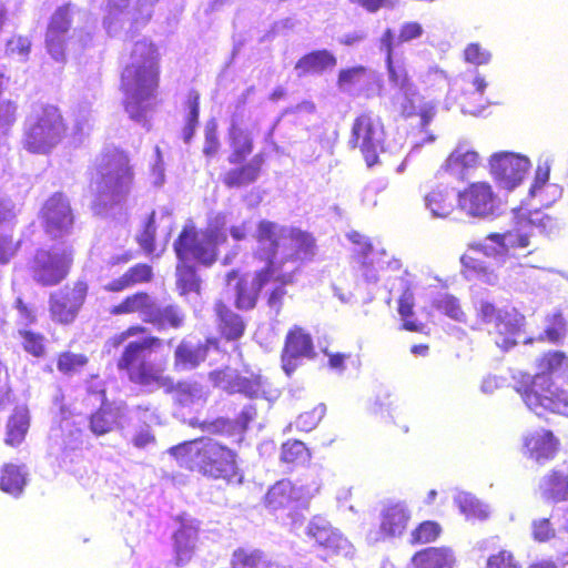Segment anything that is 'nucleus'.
<instances>
[{
    "label": "nucleus",
    "instance_id": "f257e3e1",
    "mask_svg": "<svg viewBox=\"0 0 568 568\" xmlns=\"http://www.w3.org/2000/svg\"><path fill=\"white\" fill-rule=\"evenodd\" d=\"M257 254L267 262L268 284L274 285L268 305L280 312L285 295L284 285L292 283L294 274L305 261L315 255L312 235L301 230L262 220L257 225Z\"/></svg>",
    "mask_w": 568,
    "mask_h": 568
},
{
    "label": "nucleus",
    "instance_id": "f03ea898",
    "mask_svg": "<svg viewBox=\"0 0 568 568\" xmlns=\"http://www.w3.org/2000/svg\"><path fill=\"white\" fill-rule=\"evenodd\" d=\"M229 216L216 214L209 222L205 231L197 232L192 223L184 226L174 243V251L180 261L176 266V285L181 295L199 294L200 281L194 268L186 263L191 260L211 265L216 258V246L226 242Z\"/></svg>",
    "mask_w": 568,
    "mask_h": 568
},
{
    "label": "nucleus",
    "instance_id": "7ed1b4c3",
    "mask_svg": "<svg viewBox=\"0 0 568 568\" xmlns=\"http://www.w3.org/2000/svg\"><path fill=\"white\" fill-rule=\"evenodd\" d=\"M159 81L158 51L146 39L134 43L130 61L122 72L125 111L136 122H144L155 102Z\"/></svg>",
    "mask_w": 568,
    "mask_h": 568
},
{
    "label": "nucleus",
    "instance_id": "20e7f679",
    "mask_svg": "<svg viewBox=\"0 0 568 568\" xmlns=\"http://www.w3.org/2000/svg\"><path fill=\"white\" fill-rule=\"evenodd\" d=\"M132 183V168L123 151L113 149L102 154L98 159L97 172L91 182L94 212L104 214L124 203L131 192Z\"/></svg>",
    "mask_w": 568,
    "mask_h": 568
},
{
    "label": "nucleus",
    "instance_id": "39448f33",
    "mask_svg": "<svg viewBox=\"0 0 568 568\" xmlns=\"http://www.w3.org/2000/svg\"><path fill=\"white\" fill-rule=\"evenodd\" d=\"M178 463L211 478L230 480L236 475L235 454L210 437L185 442L170 449Z\"/></svg>",
    "mask_w": 568,
    "mask_h": 568
},
{
    "label": "nucleus",
    "instance_id": "423d86ee",
    "mask_svg": "<svg viewBox=\"0 0 568 568\" xmlns=\"http://www.w3.org/2000/svg\"><path fill=\"white\" fill-rule=\"evenodd\" d=\"M84 14L71 4L58 8L52 14L45 33V48L57 62H64L69 55L77 57L92 42L90 30L74 26Z\"/></svg>",
    "mask_w": 568,
    "mask_h": 568
},
{
    "label": "nucleus",
    "instance_id": "0eeeda50",
    "mask_svg": "<svg viewBox=\"0 0 568 568\" xmlns=\"http://www.w3.org/2000/svg\"><path fill=\"white\" fill-rule=\"evenodd\" d=\"M555 222L539 210L526 215L523 209L515 212L513 229L505 233H491L477 244V248L486 256L503 258L510 250L525 248L530 244V237L536 233L547 234L552 231Z\"/></svg>",
    "mask_w": 568,
    "mask_h": 568
},
{
    "label": "nucleus",
    "instance_id": "6e6552de",
    "mask_svg": "<svg viewBox=\"0 0 568 568\" xmlns=\"http://www.w3.org/2000/svg\"><path fill=\"white\" fill-rule=\"evenodd\" d=\"M514 389L536 415L546 413L565 414L568 410V390L559 387L551 375L538 373L534 376L519 374L514 376Z\"/></svg>",
    "mask_w": 568,
    "mask_h": 568
},
{
    "label": "nucleus",
    "instance_id": "1a4fd4ad",
    "mask_svg": "<svg viewBox=\"0 0 568 568\" xmlns=\"http://www.w3.org/2000/svg\"><path fill=\"white\" fill-rule=\"evenodd\" d=\"M383 49L387 52V73L393 91L390 99L394 108L405 116L418 114L420 116L422 126L426 128L435 116V104L430 101L425 102L423 100L415 85L409 80L405 67L394 64L389 49L388 34L383 41Z\"/></svg>",
    "mask_w": 568,
    "mask_h": 568
},
{
    "label": "nucleus",
    "instance_id": "9d476101",
    "mask_svg": "<svg viewBox=\"0 0 568 568\" xmlns=\"http://www.w3.org/2000/svg\"><path fill=\"white\" fill-rule=\"evenodd\" d=\"M64 133L59 110L52 105L40 106L24 122L22 145L30 153L48 154L62 141Z\"/></svg>",
    "mask_w": 568,
    "mask_h": 568
},
{
    "label": "nucleus",
    "instance_id": "9b49d317",
    "mask_svg": "<svg viewBox=\"0 0 568 568\" xmlns=\"http://www.w3.org/2000/svg\"><path fill=\"white\" fill-rule=\"evenodd\" d=\"M159 344L158 337H144L141 341L130 342L118 361V368L125 371L132 383L143 387L150 389L172 387L171 379L163 376L161 371L148 359L152 348Z\"/></svg>",
    "mask_w": 568,
    "mask_h": 568
},
{
    "label": "nucleus",
    "instance_id": "f8f14e48",
    "mask_svg": "<svg viewBox=\"0 0 568 568\" xmlns=\"http://www.w3.org/2000/svg\"><path fill=\"white\" fill-rule=\"evenodd\" d=\"M477 320L485 325L491 326L498 335L496 344L498 347L508 351L518 344L523 337L521 328L525 324V316L515 307H497L493 303L480 300L474 305Z\"/></svg>",
    "mask_w": 568,
    "mask_h": 568
},
{
    "label": "nucleus",
    "instance_id": "ddd939ff",
    "mask_svg": "<svg viewBox=\"0 0 568 568\" xmlns=\"http://www.w3.org/2000/svg\"><path fill=\"white\" fill-rule=\"evenodd\" d=\"M72 261L73 251L67 244L38 250L30 266L32 278L43 286L57 285L69 274Z\"/></svg>",
    "mask_w": 568,
    "mask_h": 568
},
{
    "label": "nucleus",
    "instance_id": "4468645a",
    "mask_svg": "<svg viewBox=\"0 0 568 568\" xmlns=\"http://www.w3.org/2000/svg\"><path fill=\"white\" fill-rule=\"evenodd\" d=\"M385 133L381 119L372 112L358 115L352 128L349 143L359 148L367 166H373L383 151Z\"/></svg>",
    "mask_w": 568,
    "mask_h": 568
},
{
    "label": "nucleus",
    "instance_id": "2eb2a0df",
    "mask_svg": "<svg viewBox=\"0 0 568 568\" xmlns=\"http://www.w3.org/2000/svg\"><path fill=\"white\" fill-rule=\"evenodd\" d=\"M210 379L214 386L231 394L240 393L251 398L263 397L268 402L278 397V390L272 388L266 379L261 376H241L232 368L212 372Z\"/></svg>",
    "mask_w": 568,
    "mask_h": 568
},
{
    "label": "nucleus",
    "instance_id": "dca6fc26",
    "mask_svg": "<svg viewBox=\"0 0 568 568\" xmlns=\"http://www.w3.org/2000/svg\"><path fill=\"white\" fill-rule=\"evenodd\" d=\"M348 240L356 245L355 252L361 256L362 275L369 283L379 280V271L399 270L400 262L389 256L384 248L374 246L364 235L356 231L347 233Z\"/></svg>",
    "mask_w": 568,
    "mask_h": 568
},
{
    "label": "nucleus",
    "instance_id": "f3484780",
    "mask_svg": "<svg viewBox=\"0 0 568 568\" xmlns=\"http://www.w3.org/2000/svg\"><path fill=\"white\" fill-rule=\"evenodd\" d=\"M158 0H109L108 16L104 27L109 34L114 36L124 23L132 20L135 24H144L152 16Z\"/></svg>",
    "mask_w": 568,
    "mask_h": 568
},
{
    "label": "nucleus",
    "instance_id": "a211bd4d",
    "mask_svg": "<svg viewBox=\"0 0 568 568\" xmlns=\"http://www.w3.org/2000/svg\"><path fill=\"white\" fill-rule=\"evenodd\" d=\"M459 210L467 216L488 219L496 214L499 201L493 187L487 182H475L457 195Z\"/></svg>",
    "mask_w": 568,
    "mask_h": 568
},
{
    "label": "nucleus",
    "instance_id": "6ab92c4d",
    "mask_svg": "<svg viewBox=\"0 0 568 568\" xmlns=\"http://www.w3.org/2000/svg\"><path fill=\"white\" fill-rule=\"evenodd\" d=\"M531 163L525 155L513 152L496 153L490 159V171L505 189L519 185L528 173Z\"/></svg>",
    "mask_w": 568,
    "mask_h": 568
},
{
    "label": "nucleus",
    "instance_id": "aec40b11",
    "mask_svg": "<svg viewBox=\"0 0 568 568\" xmlns=\"http://www.w3.org/2000/svg\"><path fill=\"white\" fill-rule=\"evenodd\" d=\"M41 220L48 235L53 239L70 234L73 227V213L68 199L55 193L42 206Z\"/></svg>",
    "mask_w": 568,
    "mask_h": 568
},
{
    "label": "nucleus",
    "instance_id": "412c9836",
    "mask_svg": "<svg viewBox=\"0 0 568 568\" xmlns=\"http://www.w3.org/2000/svg\"><path fill=\"white\" fill-rule=\"evenodd\" d=\"M550 169L551 161L549 158L538 163L526 199L527 206H549L561 197L562 186L549 182Z\"/></svg>",
    "mask_w": 568,
    "mask_h": 568
},
{
    "label": "nucleus",
    "instance_id": "4be33fe9",
    "mask_svg": "<svg viewBox=\"0 0 568 568\" xmlns=\"http://www.w3.org/2000/svg\"><path fill=\"white\" fill-rule=\"evenodd\" d=\"M315 356L313 339L303 328L295 326L286 335L282 354V367L286 375H291L303 359Z\"/></svg>",
    "mask_w": 568,
    "mask_h": 568
},
{
    "label": "nucleus",
    "instance_id": "5701e85b",
    "mask_svg": "<svg viewBox=\"0 0 568 568\" xmlns=\"http://www.w3.org/2000/svg\"><path fill=\"white\" fill-rule=\"evenodd\" d=\"M88 292L84 282H78L72 288L61 290L51 295L52 317L63 324L71 323L82 306Z\"/></svg>",
    "mask_w": 568,
    "mask_h": 568
},
{
    "label": "nucleus",
    "instance_id": "b1692460",
    "mask_svg": "<svg viewBox=\"0 0 568 568\" xmlns=\"http://www.w3.org/2000/svg\"><path fill=\"white\" fill-rule=\"evenodd\" d=\"M268 270L257 272L248 282L247 278L239 280L235 271L226 275V286L235 292L236 306L242 310H250L255 306L258 292L268 285Z\"/></svg>",
    "mask_w": 568,
    "mask_h": 568
},
{
    "label": "nucleus",
    "instance_id": "393cba45",
    "mask_svg": "<svg viewBox=\"0 0 568 568\" xmlns=\"http://www.w3.org/2000/svg\"><path fill=\"white\" fill-rule=\"evenodd\" d=\"M306 535L318 546L333 554L348 555L351 552L348 540L323 517H314L310 521Z\"/></svg>",
    "mask_w": 568,
    "mask_h": 568
},
{
    "label": "nucleus",
    "instance_id": "a878e982",
    "mask_svg": "<svg viewBox=\"0 0 568 568\" xmlns=\"http://www.w3.org/2000/svg\"><path fill=\"white\" fill-rule=\"evenodd\" d=\"M313 491L295 486L290 480H280L266 494V506L276 511L280 509H294L296 503H306Z\"/></svg>",
    "mask_w": 568,
    "mask_h": 568
},
{
    "label": "nucleus",
    "instance_id": "bb28decb",
    "mask_svg": "<svg viewBox=\"0 0 568 568\" xmlns=\"http://www.w3.org/2000/svg\"><path fill=\"white\" fill-rule=\"evenodd\" d=\"M89 389L101 400V407L90 417V429L94 435L101 436L110 433L120 424V418L124 414V407L105 403L104 389H93L92 387Z\"/></svg>",
    "mask_w": 568,
    "mask_h": 568
},
{
    "label": "nucleus",
    "instance_id": "cd10ccee",
    "mask_svg": "<svg viewBox=\"0 0 568 568\" xmlns=\"http://www.w3.org/2000/svg\"><path fill=\"white\" fill-rule=\"evenodd\" d=\"M480 164L479 154L467 142H459L445 162V170L457 179H466Z\"/></svg>",
    "mask_w": 568,
    "mask_h": 568
},
{
    "label": "nucleus",
    "instance_id": "c85d7f7f",
    "mask_svg": "<svg viewBox=\"0 0 568 568\" xmlns=\"http://www.w3.org/2000/svg\"><path fill=\"white\" fill-rule=\"evenodd\" d=\"M410 520V511L405 503L387 504L381 511L379 532L383 537L400 536Z\"/></svg>",
    "mask_w": 568,
    "mask_h": 568
},
{
    "label": "nucleus",
    "instance_id": "c756f323",
    "mask_svg": "<svg viewBox=\"0 0 568 568\" xmlns=\"http://www.w3.org/2000/svg\"><path fill=\"white\" fill-rule=\"evenodd\" d=\"M388 34L389 38V49L392 52V60L396 65H403L400 59L397 55V49L400 44L405 42H409L412 40L418 39L424 34V28L420 23L416 21H407L400 24L397 34L394 33L392 29H386L382 37L379 38L378 48L382 53L385 54V62L387 63V52L383 49V41L385 37Z\"/></svg>",
    "mask_w": 568,
    "mask_h": 568
},
{
    "label": "nucleus",
    "instance_id": "7c9ffc66",
    "mask_svg": "<svg viewBox=\"0 0 568 568\" xmlns=\"http://www.w3.org/2000/svg\"><path fill=\"white\" fill-rule=\"evenodd\" d=\"M557 446L554 434L545 429L536 430L525 438L526 453L538 463L554 458Z\"/></svg>",
    "mask_w": 568,
    "mask_h": 568
},
{
    "label": "nucleus",
    "instance_id": "2f4dec72",
    "mask_svg": "<svg viewBox=\"0 0 568 568\" xmlns=\"http://www.w3.org/2000/svg\"><path fill=\"white\" fill-rule=\"evenodd\" d=\"M156 300L144 292H139L126 296L119 305L111 310L113 315L138 314L144 323H150L154 315Z\"/></svg>",
    "mask_w": 568,
    "mask_h": 568
},
{
    "label": "nucleus",
    "instance_id": "473e14b6",
    "mask_svg": "<svg viewBox=\"0 0 568 568\" xmlns=\"http://www.w3.org/2000/svg\"><path fill=\"white\" fill-rule=\"evenodd\" d=\"M454 551L448 547H428L412 558L413 568H454Z\"/></svg>",
    "mask_w": 568,
    "mask_h": 568
},
{
    "label": "nucleus",
    "instance_id": "72a5a7b5",
    "mask_svg": "<svg viewBox=\"0 0 568 568\" xmlns=\"http://www.w3.org/2000/svg\"><path fill=\"white\" fill-rule=\"evenodd\" d=\"M424 205L433 217L449 216L455 207L453 190L445 185H437L425 194Z\"/></svg>",
    "mask_w": 568,
    "mask_h": 568
},
{
    "label": "nucleus",
    "instance_id": "f704fd0d",
    "mask_svg": "<svg viewBox=\"0 0 568 568\" xmlns=\"http://www.w3.org/2000/svg\"><path fill=\"white\" fill-rule=\"evenodd\" d=\"M207 346L191 341H182L174 353L176 369L190 371L200 365L206 357Z\"/></svg>",
    "mask_w": 568,
    "mask_h": 568
},
{
    "label": "nucleus",
    "instance_id": "c9c22d12",
    "mask_svg": "<svg viewBox=\"0 0 568 568\" xmlns=\"http://www.w3.org/2000/svg\"><path fill=\"white\" fill-rule=\"evenodd\" d=\"M197 539V526L192 519L183 520L180 529L174 534L178 561L187 562L191 559Z\"/></svg>",
    "mask_w": 568,
    "mask_h": 568
},
{
    "label": "nucleus",
    "instance_id": "e433bc0d",
    "mask_svg": "<svg viewBox=\"0 0 568 568\" xmlns=\"http://www.w3.org/2000/svg\"><path fill=\"white\" fill-rule=\"evenodd\" d=\"M464 81L465 94L469 95V99H471L474 102H478V104L474 106L463 105L462 111L471 115H479L484 111L485 106L489 103L487 100L483 99V94L487 88V81L478 72H474L473 74L468 75L464 79Z\"/></svg>",
    "mask_w": 568,
    "mask_h": 568
},
{
    "label": "nucleus",
    "instance_id": "4c0bfd02",
    "mask_svg": "<svg viewBox=\"0 0 568 568\" xmlns=\"http://www.w3.org/2000/svg\"><path fill=\"white\" fill-rule=\"evenodd\" d=\"M335 65L336 58L334 54L327 50H318L301 58L295 65V70L298 75H304L306 73H322Z\"/></svg>",
    "mask_w": 568,
    "mask_h": 568
},
{
    "label": "nucleus",
    "instance_id": "58836bf2",
    "mask_svg": "<svg viewBox=\"0 0 568 568\" xmlns=\"http://www.w3.org/2000/svg\"><path fill=\"white\" fill-rule=\"evenodd\" d=\"M261 165L262 156L255 155L242 168L226 172L223 182L229 187H240L253 183L258 178Z\"/></svg>",
    "mask_w": 568,
    "mask_h": 568
},
{
    "label": "nucleus",
    "instance_id": "ea45409f",
    "mask_svg": "<svg viewBox=\"0 0 568 568\" xmlns=\"http://www.w3.org/2000/svg\"><path fill=\"white\" fill-rule=\"evenodd\" d=\"M539 488L546 499L566 500L568 499V475L554 470L541 479Z\"/></svg>",
    "mask_w": 568,
    "mask_h": 568
},
{
    "label": "nucleus",
    "instance_id": "a19ab883",
    "mask_svg": "<svg viewBox=\"0 0 568 568\" xmlns=\"http://www.w3.org/2000/svg\"><path fill=\"white\" fill-rule=\"evenodd\" d=\"M154 315L149 324L163 329L166 327L180 328L184 324L185 315L176 305H161L156 302L154 306Z\"/></svg>",
    "mask_w": 568,
    "mask_h": 568
},
{
    "label": "nucleus",
    "instance_id": "79ce46f5",
    "mask_svg": "<svg viewBox=\"0 0 568 568\" xmlns=\"http://www.w3.org/2000/svg\"><path fill=\"white\" fill-rule=\"evenodd\" d=\"M230 139L232 152L229 161L232 164L241 163L253 150L251 133L247 130L233 125L230 130Z\"/></svg>",
    "mask_w": 568,
    "mask_h": 568
},
{
    "label": "nucleus",
    "instance_id": "37998d69",
    "mask_svg": "<svg viewBox=\"0 0 568 568\" xmlns=\"http://www.w3.org/2000/svg\"><path fill=\"white\" fill-rule=\"evenodd\" d=\"M27 470L24 466L7 464L0 476V488L12 496H19L26 485Z\"/></svg>",
    "mask_w": 568,
    "mask_h": 568
},
{
    "label": "nucleus",
    "instance_id": "c03bdc74",
    "mask_svg": "<svg viewBox=\"0 0 568 568\" xmlns=\"http://www.w3.org/2000/svg\"><path fill=\"white\" fill-rule=\"evenodd\" d=\"M215 312L221 331L227 339H237L243 335L244 323L241 316L229 310L222 302L215 304Z\"/></svg>",
    "mask_w": 568,
    "mask_h": 568
},
{
    "label": "nucleus",
    "instance_id": "a18cd8bd",
    "mask_svg": "<svg viewBox=\"0 0 568 568\" xmlns=\"http://www.w3.org/2000/svg\"><path fill=\"white\" fill-rule=\"evenodd\" d=\"M455 504L467 519H486L489 516V507L469 493L459 491L454 497Z\"/></svg>",
    "mask_w": 568,
    "mask_h": 568
},
{
    "label": "nucleus",
    "instance_id": "49530a36",
    "mask_svg": "<svg viewBox=\"0 0 568 568\" xmlns=\"http://www.w3.org/2000/svg\"><path fill=\"white\" fill-rule=\"evenodd\" d=\"M372 72L363 65L339 71L337 84L343 92H352L372 79Z\"/></svg>",
    "mask_w": 568,
    "mask_h": 568
},
{
    "label": "nucleus",
    "instance_id": "de8ad7c7",
    "mask_svg": "<svg viewBox=\"0 0 568 568\" xmlns=\"http://www.w3.org/2000/svg\"><path fill=\"white\" fill-rule=\"evenodd\" d=\"M414 294L410 290H405L398 300V314L403 321V328L410 332H422L423 323L414 318Z\"/></svg>",
    "mask_w": 568,
    "mask_h": 568
},
{
    "label": "nucleus",
    "instance_id": "09e8293b",
    "mask_svg": "<svg viewBox=\"0 0 568 568\" xmlns=\"http://www.w3.org/2000/svg\"><path fill=\"white\" fill-rule=\"evenodd\" d=\"M433 306L453 321L466 323V314L463 311L459 300L450 294L442 293L433 300Z\"/></svg>",
    "mask_w": 568,
    "mask_h": 568
},
{
    "label": "nucleus",
    "instance_id": "8fccbe9b",
    "mask_svg": "<svg viewBox=\"0 0 568 568\" xmlns=\"http://www.w3.org/2000/svg\"><path fill=\"white\" fill-rule=\"evenodd\" d=\"M265 558L257 549H237L233 552L231 565L233 568H264Z\"/></svg>",
    "mask_w": 568,
    "mask_h": 568
},
{
    "label": "nucleus",
    "instance_id": "3c124183",
    "mask_svg": "<svg viewBox=\"0 0 568 568\" xmlns=\"http://www.w3.org/2000/svg\"><path fill=\"white\" fill-rule=\"evenodd\" d=\"M28 419L22 410L16 412L8 422V432L6 443L16 446L19 445L28 430Z\"/></svg>",
    "mask_w": 568,
    "mask_h": 568
},
{
    "label": "nucleus",
    "instance_id": "603ef678",
    "mask_svg": "<svg viewBox=\"0 0 568 568\" xmlns=\"http://www.w3.org/2000/svg\"><path fill=\"white\" fill-rule=\"evenodd\" d=\"M204 389L197 383H181L178 385L174 398L182 406H189L204 398Z\"/></svg>",
    "mask_w": 568,
    "mask_h": 568
},
{
    "label": "nucleus",
    "instance_id": "864d4df0",
    "mask_svg": "<svg viewBox=\"0 0 568 568\" xmlns=\"http://www.w3.org/2000/svg\"><path fill=\"white\" fill-rule=\"evenodd\" d=\"M566 334V321L561 311L556 310L546 318L545 335L548 341L559 343Z\"/></svg>",
    "mask_w": 568,
    "mask_h": 568
},
{
    "label": "nucleus",
    "instance_id": "5fc2aeb1",
    "mask_svg": "<svg viewBox=\"0 0 568 568\" xmlns=\"http://www.w3.org/2000/svg\"><path fill=\"white\" fill-rule=\"evenodd\" d=\"M442 528L435 521H424L416 527L410 534L413 544H429L437 539L440 535Z\"/></svg>",
    "mask_w": 568,
    "mask_h": 568
},
{
    "label": "nucleus",
    "instance_id": "6e6d98bb",
    "mask_svg": "<svg viewBox=\"0 0 568 568\" xmlns=\"http://www.w3.org/2000/svg\"><path fill=\"white\" fill-rule=\"evenodd\" d=\"M308 458V452L303 442H286L282 446L281 460L287 464L303 463Z\"/></svg>",
    "mask_w": 568,
    "mask_h": 568
},
{
    "label": "nucleus",
    "instance_id": "4d7b16f0",
    "mask_svg": "<svg viewBox=\"0 0 568 568\" xmlns=\"http://www.w3.org/2000/svg\"><path fill=\"white\" fill-rule=\"evenodd\" d=\"M326 412V407L323 404H320L311 412H305L301 414L295 420V427L302 432H311L313 430L322 420Z\"/></svg>",
    "mask_w": 568,
    "mask_h": 568
},
{
    "label": "nucleus",
    "instance_id": "13d9d810",
    "mask_svg": "<svg viewBox=\"0 0 568 568\" xmlns=\"http://www.w3.org/2000/svg\"><path fill=\"white\" fill-rule=\"evenodd\" d=\"M88 363V358L83 354H74L71 352L62 353L58 358V369L64 374L78 372Z\"/></svg>",
    "mask_w": 568,
    "mask_h": 568
},
{
    "label": "nucleus",
    "instance_id": "bf43d9fd",
    "mask_svg": "<svg viewBox=\"0 0 568 568\" xmlns=\"http://www.w3.org/2000/svg\"><path fill=\"white\" fill-rule=\"evenodd\" d=\"M462 262L467 266L471 267L476 273V276L483 283L495 285L498 282V275L493 268L485 266L481 262L476 261L471 257L463 256Z\"/></svg>",
    "mask_w": 568,
    "mask_h": 568
},
{
    "label": "nucleus",
    "instance_id": "052dcab7",
    "mask_svg": "<svg viewBox=\"0 0 568 568\" xmlns=\"http://www.w3.org/2000/svg\"><path fill=\"white\" fill-rule=\"evenodd\" d=\"M531 536L538 542H546L556 537V529L548 518H536L531 521Z\"/></svg>",
    "mask_w": 568,
    "mask_h": 568
},
{
    "label": "nucleus",
    "instance_id": "680f3d73",
    "mask_svg": "<svg viewBox=\"0 0 568 568\" xmlns=\"http://www.w3.org/2000/svg\"><path fill=\"white\" fill-rule=\"evenodd\" d=\"M464 54L467 62L476 65L487 64L491 59L489 50L479 43H469L466 47Z\"/></svg>",
    "mask_w": 568,
    "mask_h": 568
},
{
    "label": "nucleus",
    "instance_id": "e2e57ef3",
    "mask_svg": "<svg viewBox=\"0 0 568 568\" xmlns=\"http://www.w3.org/2000/svg\"><path fill=\"white\" fill-rule=\"evenodd\" d=\"M562 352H548L539 359V368L540 373L551 374V373H561L562 361H564Z\"/></svg>",
    "mask_w": 568,
    "mask_h": 568
},
{
    "label": "nucleus",
    "instance_id": "0e129e2a",
    "mask_svg": "<svg viewBox=\"0 0 568 568\" xmlns=\"http://www.w3.org/2000/svg\"><path fill=\"white\" fill-rule=\"evenodd\" d=\"M20 334L23 338V347L26 352L30 353L33 356L40 357L44 353V344L43 336L40 334H36L30 331H20Z\"/></svg>",
    "mask_w": 568,
    "mask_h": 568
},
{
    "label": "nucleus",
    "instance_id": "69168bd1",
    "mask_svg": "<svg viewBox=\"0 0 568 568\" xmlns=\"http://www.w3.org/2000/svg\"><path fill=\"white\" fill-rule=\"evenodd\" d=\"M156 220L158 213L153 212L145 225L144 231L138 237L140 245L146 253H153L155 250L153 245V240L156 230Z\"/></svg>",
    "mask_w": 568,
    "mask_h": 568
},
{
    "label": "nucleus",
    "instance_id": "338daca9",
    "mask_svg": "<svg viewBox=\"0 0 568 568\" xmlns=\"http://www.w3.org/2000/svg\"><path fill=\"white\" fill-rule=\"evenodd\" d=\"M486 568H521L514 555L508 550H500L489 556Z\"/></svg>",
    "mask_w": 568,
    "mask_h": 568
},
{
    "label": "nucleus",
    "instance_id": "774afa93",
    "mask_svg": "<svg viewBox=\"0 0 568 568\" xmlns=\"http://www.w3.org/2000/svg\"><path fill=\"white\" fill-rule=\"evenodd\" d=\"M130 287L149 282L152 277V268L146 264H138L124 273Z\"/></svg>",
    "mask_w": 568,
    "mask_h": 568
}]
</instances>
